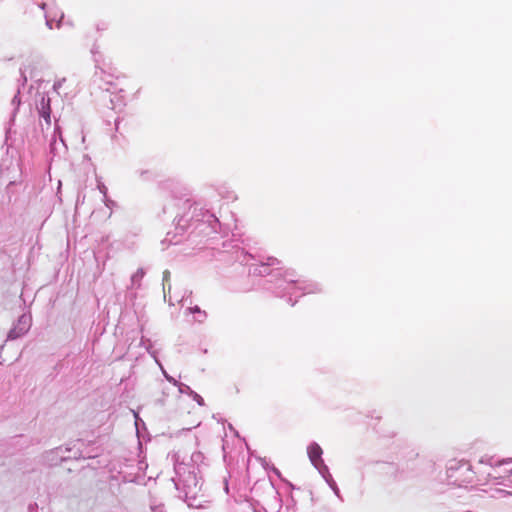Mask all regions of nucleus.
I'll use <instances>...</instances> for the list:
<instances>
[{
  "instance_id": "obj_1",
  "label": "nucleus",
  "mask_w": 512,
  "mask_h": 512,
  "mask_svg": "<svg viewBox=\"0 0 512 512\" xmlns=\"http://www.w3.org/2000/svg\"><path fill=\"white\" fill-rule=\"evenodd\" d=\"M167 379L169 380L170 384L161 385V395L158 398V401L161 402L162 404L167 403L170 397L176 398L181 393V388L177 386V382L173 378L168 376Z\"/></svg>"
},
{
  "instance_id": "obj_2",
  "label": "nucleus",
  "mask_w": 512,
  "mask_h": 512,
  "mask_svg": "<svg viewBox=\"0 0 512 512\" xmlns=\"http://www.w3.org/2000/svg\"><path fill=\"white\" fill-rule=\"evenodd\" d=\"M308 455H309V458L310 460L312 461V463L317 466L318 463L320 462L321 460V455H322V449L319 445L317 444H311L309 447H308Z\"/></svg>"
},
{
  "instance_id": "obj_3",
  "label": "nucleus",
  "mask_w": 512,
  "mask_h": 512,
  "mask_svg": "<svg viewBox=\"0 0 512 512\" xmlns=\"http://www.w3.org/2000/svg\"><path fill=\"white\" fill-rule=\"evenodd\" d=\"M39 112H40L41 116L45 119V121L48 124H50L51 108H50V99L49 98L42 96Z\"/></svg>"
},
{
  "instance_id": "obj_4",
  "label": "nucleus",
  "mask_w": 512,
  "mask_h": 512,
  "mask_svg": "<svg viewBox=\"0 0 512 512\" xmlns=\"http://www.w3.org/2000/svg\"><path fill=\"white\" fill-rule=\"evenodd\" d=\"M191 313H201V310L198 306L189 308Z\"/></svg>"
}]
</instances>
